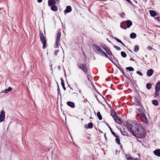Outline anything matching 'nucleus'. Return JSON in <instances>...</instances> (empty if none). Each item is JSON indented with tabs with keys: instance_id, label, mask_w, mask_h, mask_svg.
<instances>
[{
	"instance_id": "nucleus-52",
	"label": "nucleus",
	"mask_w": 160,
	"mask_h": 160,
	"mask_svg": "<svg viewBox=\"0 0 160 160\" xmlns=\"http://www.w3.org/2000/svg\"><path fill=\"white\" fill-rule=\"evenodd\" d=\"M121 44L123 46L126 47L125 45L122 43H122H121Z\"/></svg>"
},
{
	"instance_id": "nucleus-46",
	"label": "nucleus",
	"mask_w": 160,
	"mask_h": 160,
	"mask_svg": "<svg viewBox=\"0 0 160 160\" xmlns=\"http://www.w3.org/2000/svg\"><path fill=\"white\" fill-rule=\"evenodd\" d=\"M58 52V50H55V52H54V54H55V55H57Z\"/></svg>"
},
{
	"instance_id": "nucleus-8",
	"label": "nucleus",
	"mask_w": 160,
	"mask_h": 160,
	"mask_svg": "<svg viewBox=\"0 0 160 160\" xmlns=\"http://www.w3.org/2000/svg\"><path fill=\"white\" fill-rule=\"evenodd\" d=\"M101 46L109 56H112L115 58L108 47L106 46L105 45H101Z\"/></svg>"
},
{
	"instance_id": "nucleus-9",
	"label": "nucleus",
	"mask_w": 160,
	"mask_h": 160,
	"mask_svg": "<svg viewBox=\"0 0 160 160\" xmlns=\"http://www.w3.org/2000/svg\"><path fill=\"white\" fill-rule=\"evenodd\" d=\"M5 117V112L4 109H2L0 114V122H2L4 120Z\"/></svg>"
},
{
	"instance_id": "nucleus-50",
	"label": "nucleus",
	"mask_w": 160,
	"mask_h": 160,
	"mask_svg": "<svg viewBox=\"0 0 160 160\" xmlns=\"http://www.w3.org/2000/svg\"><path fill=\"white\" fill-rule=\"evenodd\" d=\"M126 1H127L128 2L132 3L131 1L130 0H127Z\"/></svg>"
},
{
	"instance_id": "nucleus-62",
	"label": "nucleus",
	"mask_w": 160,
	"mask_h": 160,
	"mask_svg": "<svg viewBox=\"0 0 160 160\" xmlns=\"http://www.w3.org/2000/svg\"><path fill=\"white\" fill-rule=\"evenodd\" d=\"M107 40H108V41L109 42H111V41H109L108 39H107Z\"/></svg>"
},
{
	"instance_id": "nucleus-41",
	"label": "nucleus",
	"mask_w": 160,
	"mask_h": 160,
	"mask_svg": "<svg viewBox=\"0 0 160 160\" xmlns=\"http://www.w3.org/2000/svg\"><path fill=\"white\" fill-rule=\"evenodd\" d=\"M104 55L106 57L108 58V59H110V58L105 53V52H103V53L102 54V55Z\"/></svg>"
},
{
	"instance_id": "nucleus-28",
	"label": "nucleus",
	"mask_w": 160,
	"mask_h": 160,
	"mask_svg": "<svg viewBox=\"0 0 160 160\" xmlns=\"http://www.w3.org/2000/svg\"><path fill=\"white\" fill-rule=\"evenodd\" d=\"M5 14V11L2 10L0 13V17L2 18Z\"/></svg>"
},
{
	"instance_id": "nucleus-20",
	"label": "nucleus",
	"mask_w": 160,
	"mask_h": 160,
	"mask_svg": "<svg viewBox=\"0 0 160 160\" xmlns=\"http://www.w3.org/2000/svg\"><path fill=\"white\" fill-rule=\"evenodd\" d=\"M152 103L155 106H158V100H153L152 101Z\"/></svg>"
},
{
	"instance_id": "nucleus-56",
	"label": "nucleus",
	"mask_w": 160,
	"mask_h": 160,
	"mask_svg": "<svg viewBox=\"0 0 160 160\" xmlns=\"http://www.w3.org/2000/svg\"><path fill=\"white\" fill-rule=\"evenodd\" d=\"M104 137H105V138L106 139H107V137H106V136H105V134L104 135Z\"/></svg>"
},
{
	"instance_id": "nucleus-18",
	"label": "nucleus",
	"mask_w": 160,
	"mask_h": 160,
	"mask_svg": "<svg viewBox=\"0 0 160 160\" xmlns=\"http://www.w3.org/2000/svg\"><path fill=\"white\" fill-rule=\"evenodd\" d=\"M61 32H58L57 33V38H56V41H57V42L59 41V40H60V37H61Z\"/></svg>"
},
{
	"instance_id": "nucleus-37",
	"label": "nucleus",
	"mask_w": 160,
	"mask_h": 160,
	"mask_svg": "<svg viewBox=\"0 0 160 160\" xmlns=\"http://www.w3.org/2000/svg\"><path fill=\"white\" fill-rule=\"evenodd\" d=\"M121 132H122V135H126V136H128V132H126V131H121Z\"/></svg>"
},
{
	"instance_id": "nucleus-59",
	"label": "nucleus",
	"mask_w": 160,
	"mask_h": 160,
	"mask_svg": "<svg viewBox=\"0 0 160 160\" xmlns=\"http://www.w3.org/2000/svg\"><path fill=\"white\" fill-rule=\"evenodd\" d=\"M87 101V99H85L84 100V102H85V101Z\"/></svg>"
},
{
	"instance_id": "nucleus-63",
	"label": "nucleus",
	"mask_w": 160,
	"mask_h": 160,
	"mask_svg": "<svg viewBox=\"0 0 160 160\" xmlns=\"http://www.w3.org/2000/svg\"><path fill=\"white\" fill-rule=\"evenodd\" d=\"M100 103H101V104H102V105H103V103L101 102H100Z\"/></svg>"
},
{
	"instance_id": "nucleus-32",
	"label": "nucleus",
	"mask_w": 160,
	"mask_h": 160,
	"mask_svg": "<svg viewBox=\"0 0 160 160\" xmlns=\"http://www.w3.org/2000/svg\"><path fill=\"white\" fill-rule=\"evenodd\" d=\"M139 46L138 45H136L134 47V51L135 52H137V51L139 50Z\"/></svg>"
},
{
	"instance_id": "nucleus-51",
	"label": "nucleus",
	"mask_w": 160,
	"mask_h": 160,
	"mask_svg": "<svg viewBox=\"0 0 160 160\" xmlns=\"http://www.w3.org/2000/svg\"><path fill=\"white\" fill-rule=\"evenodd\" d=\"M137 105H138L139 104V102L138 101H137Z\"/></svg>"
},
{
	"instance_id": "nucleus-43",
	"label": "nucleus",
	"mask_w": 160,
	"mask_h": 160,
	"mask_svg": "<svg viewBox=\"0 0 160 160\" xmlns=\"http://www.w3.org/2000/svg\"><path fill=\"white\" fill-rule=\"evenodd\" d=\"M59 42H57V41H56L55 44V47L56 48H57L58 47V43Z\"/></svg>"
},
{
	"instance_id": "nucleus-5",
	"label": "nucleus",
	"mask_w": 160,
	"mask_h": 160,
	"mask_svg": "<svg viewBox=\"0 0 160 160\" xmlns=\"http://www.w3.org/2000/svg\"><path fill=\"white\" fill-rule=\"evenodd\" d=\"M77 65L78 68L82 70L86 74L87 73L88 69L86 64L78 63Z\"/></svg>"
},
{
	"instance_id": "nucleus-22",
	"label": "nucleus",
	"mask_w": 160,
	"mask_h": 160,
	"mask_svg": "<svg viewBox=\"0 0 160 160\" xmlns=\"http://www.w3.org/2000/svg\"><path fill=\"white\" fill-rule=\"evenodd\" d=\"M136 36V34L134 32H132L130 34V37L132 39H134L135 38Z\"/></svg>"
},
{
	"instance_id": "nucleus-31",
	"label": "nucleus",
	"mask_w": 160,
	"mask_h": 160,
	"mask_svg": "<svg viewBox=\"0 0 160 160\" xmlns=\"http://www.w3.org/2000/svg\"><path fill=\"white\" fill-rule=\"evenodd\" d=\"M126 157L128 160H133V158L131 157L129 155H126Z\"/></svg>"
},
{
	"instance_id": "nucleus-21",
	"label": "nucleus",
	"mask_w": 160,
	"mask_h": 160,
	"mask_svg": "<svg viewBox=\"0 0 160 160\" xmlns=\"http://www.w3.org/2000/svg\"><path fill=\"white\" fill-rule=\"evenodd\" d=\"M61 85L63 88V89L65 91L66 90V88L65 87V84L62 78H61Z\"/></svg>"
},
{
	"instance_id": "nucleus-24",
	"label": "nucleus",
	"mask_w": 160,
	"mask_h": 160,
	"mask_svg": "<svg viewBox=\"0 0 160 160\" xmlns=\"http://www.w3.org/2000/svg\"><path fill=\"white\" fill-rule=\"evenodd\" d=\"M150 13L152 17H154L156 15V13L153 10H150Z\"/></svg>"
},
{
	"instance_id": "nucleus-7",
	"label": "nucleus",
	"mask_w": 160,
	"mask_h": 160,
	"mask_svg": "<svg viewBox=\"0 0 160 160\" xmlns=\"http://www.w3.org/2000/svg\"><path fill=\"white\" fill-rule=\"evenodd\" d=\"M144 123L148 122L147 119L144 113H140L138 114V117Z\"/></svg>"
},
{
	"instance_id": "nucleus-2",
	"label": "nucleus",
	"mask_w": 160,
	"mask_h": 160,
	"mask_svg": "<svg viewBox=\"0 0 160 160\" xmlns=\"http://www.w3.org/2000/svg\"><path fill=\"white\" fill-rule=\"evenodd\" d=\"M132 25V22L129 20L123 21L120 24V27L124 29H126L127 28H129Z\"/></svg>"
},
{
	"instance_id": "nucleus-49",
	"label": "nucleus",
	"mask_w": 160,
	"mask_h": 160,
	"mask_svg": "<svg viewBox=\"0 0 160 160\" xmlns=\"http://www.w3.org/2000/svg\"><path fill=\"white\" fill-rule=\"evenodd\" d=\"M42 0H37L38 2V3H40L42 2Z\"/></svg>"
},
{
	"instance_id": "nucleus-58",
	"label": "nucleus",
	"mask_w": 160,
	"mask_h": 160,
	"mask_svg": "<svg viewBox=\"0 0 160 160\" xmlns=\"http://www.w3.org/2000/svg\"><path fill=\"white\" fill-rule=\"evenodd\" d=\"M58 69H60L61 68V67L60 66H58Z\"/></svg>"
},
{
	"instance_id": "nucleus-10",
	"label": "nucleus",
	"mask_w": 160,
	"mask_h": 160,
	"mask_svg": "<svg viewBox=\"0 0 160 160\" xmlns=\"http://www.w3.org/2000/svg\"><path fill=\"white\" fill-rule=\"evenodd\" d=\"M154 154L158 157H160V149H158L153 151Z\"/></svg>"
},
{
	"instance_id": "nucleus-36",
	"label": "nucleus",
	"mask_w": 160,
	"mask_h": 160,
	"mask_svg": "<svg viewBox=\"0 0 160 160\" xmlns=\"http://www.w3.org/2000/svg\"><path fill=\"white\" fill-rule=\"evenodd\" d=\"M113 38L115 40H116L117 42H119V43H122V42L120 40V39H118V38H116V37H114V38Z\"/></svg>"
},
{
	"instance_id": "nucleus-11",
	"label": "nucleus",
	"mask_w": 160,
	"mask_h": 160,
	"mask_svg": "<svg viewBox=\"0 0 160 160\" xmlns=\"http://www.w3.org/2000/svg\"><path fill=\"white\" fill-rule=\"evenodd\" d=\"M67 104L68 106L71 107L72 108L75 107L74 103L73 102L71 101H68L67 102Z\"/></svg>"
},
{
	"instance_id": "nucleus-34",
	"label": "nucleus",
	"mask_w": 160,
	"mask_h": 160,
	"mask_svg": "<svg viewBox=\"0 0 160 160\" xmlns=\"http://www.w3.org/2000/svg\"><path fill=\"white\" fill-rule=\"evenodd\" d=\"M115 140L118 144L120 145V140L119 138H118V137L116 138Z\"/></svg>"
},
{
	"instance_id": "nucleus-47",
	"label": "nucleus",
	"mask_w": 160,
	"mask_h": 160,
	"mask_svg": "<svg viewBox=\"0 0 160 160\" xmlns=\"http://www.w3.org/2000/svg\"><path fill=\"white\" fill-rule=\"evenodd\" d=\"M133 160H140V159H139L138 158H133Z\"/></svg>"
},
{
	"instance_id": "nucleus-1",
	"label": "nucleus",
	"mask_w": 160,
	"mask_h": 160,
	"mask_svg": "<svg viewBox=\"0 0 160 160\" xmlns=\"http://www.w3.org/2000/svg\"><path fill=\"white\" fill-rule=\"evenodd\" d=\"M126 126L128 131L135 137L142 138L145 136L146 130L139 123L136 121H128Z\"/></svg>"
},
{
	"instance_id": "nucleus-26",
	"label": "nucleus",
	"mask_w": 160,
	"mask_h": 160,
	"mask_svg": "<svg viewBox=\"0 0 160 160\" xmlns=\"http://www.w3.org/2000/svg\"><path fill=\"white\" fill-rule=\"evenodd\" d=\"M117 68L119 69V70L126 77H127L125 74V72L123 71V70L122 68H120L118 67H117Z\"/></svg>"
},
{
	"instance_id": "nucleus-4",
	"label": "nucleus",
	"mask_w": 160,
	"mask_h": 160,
	"mask_svg": "<svg viewBox=\"0 0 160 160\" xmlns=\"http://www.w3.org/2000/svg\"><path fill=\"white\" fill-rule=\"evenodd\" d=\"M111 115L113 117L114 120L118 123L120 124L122 123L121 120L119 118L116 114L115 111L112 110L111 111Z\"/></svg>"
},
{
	"instance_id": "nucleus-19",
	"label": "nucleus",
	"mask_w": 160,
	"mask_h": 160,
	"mask_svg": "<svg viewBox=\"0 0 160 160\" xmlns=\"http://www.w3.org/2000/svg\"><path fill=\"white\" fill-rule=\"evenodd\" d=\"M136 113H137V117H138V114H140V113H143V110L141 109H139V108H138V109H137L136 110Z\"/></svg>"
},
{
	"instance_id": "nucleus-35",
	"label": "nucleus",
	"mask_w": 160,
	"mask_h": 160,
	"mask_svg": "<svg viewBox=\"0 0 160 160\" xmlns=\"http://www.w3.org/2000/svg\"><path fill=\"white\" fill-rule=\"evenodd\" d=\"M159 92V91L155 90V94H155L154 97H157V96H159V94L158 93Z\"/></svg>"
},
{
	"instance_id": "nucleus-16",
	"label": "nucleus",
	"mask_w": 160,
	"mask_h": 160,
	"mask_svg": "<svg viewBox=\"0 0 160 160\" xmlns=\"http://www.w3.org/2000/svg\"><path fill=\"white\" fill-rule=\"evenodd\" d=\"M155 90L159 91L160 90V82H157L155 86Z\"/></svg>"
},
{
	"instance_id": "nucleus-61",
	"label": "nucleus",
	"mask_w": 160,
	"mask_h": 160,
	"mask_svg": "<svg viewBox=\"0 0 160 160\" xmlns=\"http://www.w3.org/2000/svg\"><path fill=\"white\" fill-rule=\"evenodd\" d=\"M106 125L108 127V123H106Z\"/></svg>"
},
{
	"instance_id": "nucleus-64",
	"label": "nucleus",
	"mask_w": 160,
	"mask_h": 160,
	"mask_svg": "<svg viewBox=\"0 0 160 160\" xmlns=\"http://www.w3.org/2000/svg\"><path fill=\"white\" fill-rule=\"evenodd\" d=\"M89 78H92L91 76L90 75V77H89Z\"/></svg>"
},
{
	"instance_id": "nucleus-14",
	"label": "nucleus",
	"mask_w": 160,
	"mask_h": 160,
	"mask_svg": "<svg viewBox=\"0 0 160 160\" xmlns=\"http://www.w3.org/2000/svg\"><path fill=\"white\" fill-rule=\"evenodd\" d=\"M72 11V8L71 6H68L67 7L66 9L64 11V12L68 13Z\"/></svg>"
},
{
	"instance_id": "nucleus-30",
	"label": "nucleus",
	"mask_w": 160,
	"mask_h": 160,
	"mask_svg": "<svg viewBox=\"0 0 160 160\" xmlns=\"http://www.w3.org/2000/svg\"><path fill=\"white\" fill-rule=\"evenodd\" d=\"M121 56L123 58H125L127 56L126 53L122 51L121 52Z\"/></svg>"
},
{
	"instance_id": "nucleus-23",
	"label": "nucleus",
	"mask_w": 160,
	"mask_h": 160,
	"mask_svg": "<svg viewBox=\"0 0 160 160\" xmlns=\"http://www.w3.org/2000/svg\"><path fill=\"white\" fill-rule=\"evenodd\" d=\"M108 128H109V129H110L112 134L116 138H117V137H118V136L116 135L115 133L112 130V129L111 128V127L109 126H108Z\"/></svg>"
},
{
	"instance_id": "nucleus-15",
	"label": "nucleus",
	"mask_w": 160,
	"mask_h": 160,
	"mask_svg": "<svg viewBox=\"0 0 160 160\" xmlns=\"http://www.w3.org/2000/svg\"><path fill=\"white\" fill-rule=\"evenodd\" d=\"M93 124L92 122H89L88 125V126L87 124L85 125V127L86 128L91 129L93 128Z\"/></svg>"
},
{
	"instance_id": "nucleus-45",
	"label": "nucleus",
	"mask_w": 160,
	"mask_h": 160,
	"mask_svg": "<svg viewBox=\"0 0 160 160\" xmlns=\"http://www.w3.org/2000/svg\"><path fill=\"white\" fill-rule=\"evenodd\" d=\"M8 92H9V91H11V90L12 89V88L10 87H8V88L7 89Z\"/></svg>"
},
{
	"instance_id": "nucleus-6",
	"label": "nucleus",
	"mask_w": 160,
	"mask_h": 160,
	"mask_svg": "<svg viewBox=\"0 0 160 160\" xmlns=\"http://www.w3.org/2000/svg\"><path fill=\"white\" fill-rule=\"evenodd\" d=\"M92 47L95 52L98 54H102L103 51L100 48L96 45L94 44L92 45Z\"/></svg>"
},
{
	"instance_id": "nucleus-25",
	"label": "nucleus",
	"mask_w": 160,
	"mask_h": 160,
	"mask_svg": "<svg viewBox=\"0 0 160 160\" xmlns=\"http://www.w3.org/2000/svg\"><path fill=\"white\" fill-rule=\"evenodd\" d=\"M97 116L98 118V119L101 120L102 119V115H101L100 112H98L97 113Z\"/></svg>"
},
{
	"instance_id": "nucleus-55",
	"label": "nucleus",
	"mask_w": 160,
	"mask_h": 160,
	"mask_svg": "<svg viewBox=\"0 0 160 160\" xmlns=\"http://www.w3.org/2000/svg\"><path fill=\"white\" fill-rule=\"evenodd\" d=\"M111 61H112V62H113L111 60V58H110V59H109Z\"/></svg>"
},
{
	"instance_id": "nucleus-42",
	"label": "nucleus",
	"mask_w": 160,
	"mask_h": 160,
	"mask_svg": "<svg viewBox=\"0 0 160 160\" xmlns=\"http://www.w3.org/2000/svg\"><path fill=\"white\" fill-rule=\"evenodd\" d=\"M136 73L137 74H139L140 76H142L143 75L142 73L140 71H137Z\"/></svg>"
},
{
	"instance_id": "nucleus-33",
	"label": "nucleus",
	"mask_w": 160,
	"mask_h": 160,
	"mask_svg": "<svg viewBox=\"0 0 160 160\" xmlns=\"http://www.w3.org/2000/svg\"><path fill=\"white\" fill-rule=\"evenodd\" d=\"M87 76L88 81H90L92 84V78H89V77H90V75H87Z\"/></svg>"
},
{
	"instance_id": "nucleus-54",
	"label": "nucleus",
	"mask_w": 160,
	"mask_h": 160,
	"mask_svg": "<svg viewBox=\"0 0 160 160\" xmlns=\"http://www.w3.org/2000/svg\"><path fill=\"white\" fill-rule=\"evenodd\" d=\"M56 1H57L58 2H59L60 0H55Z\"/></svg>"
},
{
	"instance_id": "nucleus-57",
	"label": "nucleus",
	"mask_w": 160,
	"mask_h": 160,
	"mask_svg": "<svg viewBox=\"0 0 160 160\" xmlns=\"http://www.w3.org/2000/svg\"><path fill=\"white\" fill-rule=\"evenodd\" d=\"M122 145H121L120 147V148H122Z\"/></svg>"
},
{
	"instance_id": "nucleus-44",
	"label": "nucleus",
	"mask_w": 160,
	"mask_h": 160,
	"mask_svg": "<svg viewBox=\"0 0 160 160\" xmlns=\"http://www.w3.org/2000/svg\"><path fill=\"white\" fill-rule=\"evenodd\" d=\"M58 88L57 89L58 94H59L60 95H61V93H60V89H59V88L58 86Z\"/></svg>"
},
{
	"instance_id": "nucleus-12",
	"label": "nucleus",
	"mask_w": 160,
	"mask_h": 160,
	"mask_svg": "<svg viewBox=\"0 0 160 160\" xmlns=\"http://www.w3.org/2000/svg\"><path fill=\"white\" fill-rule=\"evenodd\" d=\"M153 70L152 69H151L148 70L147 74L148 77L151 76L153 73Z\"/></svg>"
},
{
	"instance_id": "nucleus-13",
	"label": "nucleus",
	"mask_w": 160,
	"mask_h": 160,
	"mask_svg": "<svg viewBox=\"0 0 160 160\" xmlns=\"http://www.w3.org/2000/svg\"><path fill=\"white\" fill-rule=\"evenodd\" d=\"M48 6H51L52 5H55L56 4V2L53 0H48Z\"/></svg>"
},
{
	"instance_id": "nucleus-39",
	"label": "nucleus",
	"mask_w": 160,
	"mask_h": 160,
	"mask_svg": "<svg viewBox=\"0 0 160 160\" xmlns=\"http://www.w3.org/2000/svg\"><path fill=\"white\" fill-rule=\"evenodd\" d=\"M148 50H151L152 51V50H155L151 46H148Z\"/></svg>"
},
{
	"instance_id": "nucleus-40",
	"label": "nucleus",
	"mask_w": 160,
	"mask_h": 160,
	"mask_svg": "<svg viewBox=\"0 0 160 160\" xmlns=\"http://www.w3.org/2000/svg\"><path fill=\"white\" fill-rule=\"evenodd\" d=\"M8 92L7 89H6L4 90H3L2 91V93H8Z\"/></svg>"
},
{
	"instance_id": "nucleus-27",
	"label": "nucleus",
	"mask_w": 160,
	"mask_h": 160,
	"mask_svg": "<svg viewBox=\"0 0 160 160\" xmlns=\"http://www.w3.org/2000/svg\"><path fill=\"white\" fill-rule=\"evenodd\" d=\"M126 70H128L130 71H133L134 70V68L131 67H127L126 68Z\"/></svg>"
},
{
	"instance_id": "nucleus-17",
	"label": "nucleus",
	"mask_w": 160,
	"mask_h": 160,
	"mask_svg": "<svg viewBox=\"0 0 160 160\" xmlns=\"http://www.w3.org/2000/svg\"><path fill=\"white\" fill-rule=\"evenodd\" d=\"M51 9L53 11H56L58 10V7L56 5H54L51 6Z\"/></svg>"
},
{
	"instance_id": "nucleus-60",
	"label": "nucleus",
	"mask_w": 160,
	"mask_h": 160,
	"mask_svg": "<svg viewBox=\"0 0 160 160\" xmlns=\"http://www.w3.org/2000/svg\"><path fill=\"white\" fill-rule=\"evenodd\" d=\"M79 93H81V91L79 90Z\"/></svg>"
},
{
	"instance_id": "nucleus-48",
	"label": "nucleus",
	"mask_w": 160,
	"mask_h": 160,
	"mask_svg": "<svg viewBox=\"0 0 160 160\" xmlns=\"http://www.w3.org/2000/svg\"><path fill=\"white\" fill-rule=\"evenodd\" d=\"M155 19H156L157 20L159 21V19H160V18H159V17H157V18H156Z\"/></svg>"
},
{
	"instance_id": "nucleus-29",
	"label": "nucleus",
	"mask_w": 160,
	"mask_h": 160,
	"mask_svg": "<svg viewBox=\"0 0 160 160\" xmlns=\"http://www.w3.org/2000/svg\"><path fill=\"white\" fill-rule=\"evenodd\" d=\"M152 87L151 84L149 83H148L146 84V88L148 89H150Z\"/></svg>"
},
{
	"instance_id": "nucleus-38",
	"label": "nucleus",
	"mask_w": 160,
	"mask_h": 160,
	"mask_svg": "<svg viewBox=\"0 0 160 160\" xmlns=\"http://www.w3.org/2000/svg\"><path fill=\"white\" fill-rule=\"evenodd\" d=\"M113 47L114 48H115L118 51H120L121 50V48L116 46L114 45Z\"/></svg>"
},
{
	"instance_id": "nucleus-53",
	"label": "nucleus",
	"mask_w": 160,
	"mask_h": 160,
	"mask_svg": "<svg viewBox=\"0 0 160 160\" xmlns=\"http://www.w3.org/2000/svg\"><path fill=\"white\" fill-rule=\"evenodd\" d=\"M130 60H131V61H134V60H133L132 58H131V59H130Z\"/></svg>"
},
{
	"instance_id": "nucleus-3",
	"label": "nucleus",
	"mask_w": 160,
	"mask_h": 160,
	"mask_svg": "<svg viewBox=\"0 0 160 160\" xmlns=\"http://www.w3.org/2000/svg\"><path fill=\"white\" fill-rule=\"evenodd\" d=\"M40 38L41 43L43 44V49H45L47 47V41L45 37L42 32H40Z\"/></svg>"
}]
</instances>
